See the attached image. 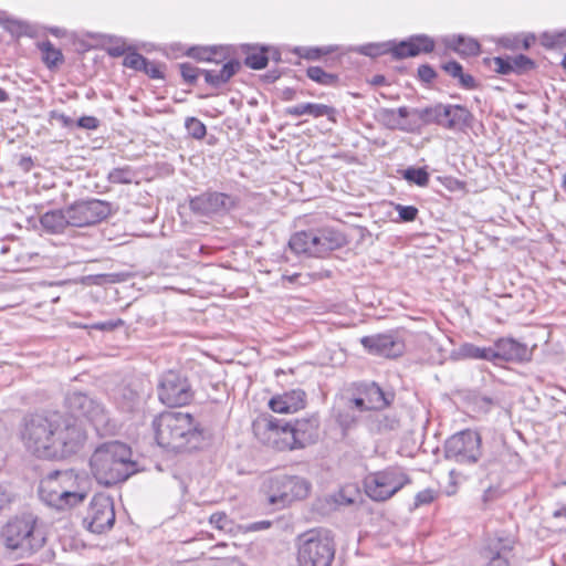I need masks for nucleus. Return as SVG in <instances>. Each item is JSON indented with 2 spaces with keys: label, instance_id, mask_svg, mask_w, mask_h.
Returning <instances> with one entry per match:
<instances>
[{
  "label": "nucleus",
  "instance_id": "obj_57",
  "mask_svg": "<svg viewBox=\"0 0 566 566\" xmlns=\"http://www.w3.org/2000/svg\"><path fill=\"white\" fill-rule=\"evenodd\" d=\"M457 80L459 85L464 90H475L479 86L476 80L471 74L464 73L463 71L460 73Z\"/></svg>",
  "mask_w": 566,
  "mask_h": 566
},
{
  "label": "nucleus",
  "instance_id": "obj_21",
  "mask_svg": "<svg viewBox=\"0 0 566 566\" xmlns=\"http://www.w3.org/2000/svg\"><path fill=\"white\" fill-rule=\"evenodd\" d=\"M353 390L356 394L363 395L370 410L375 411L384 410L395 400V392L392 390H385L375 381L354 384Z\"/></svg>",
  "mask_w": 566,
  "mask_h": 566
},
{
  "label": "nucleus",
  "instance_id": "obj_29",
  "mask_svg": "<svg viewBox=\"0 0 566 566\" xmlns=\"http://www.w3.org/2000/svg\"><path fill=\"white\" fill-rule=\"evenodd\" d=\"M447 48L462 56H475L481 51L480 43L473 38L451 35L444 40Z\"/></svg>",
  "mask_w": 566,
  "mask_h": 566
},
{
  "label": "nucleus",
  "instance_id": "obj_2",
  "mask_svg": "<svg viewBox=\"0 0 566 566\" xmlns=\"http://www.w3.org/2000/svg\"><path fill=\"white\" fill-rule=\"evenodd\" d=\"M157 443L167 450L198 449L203 440L202 430L190 413L166 411L153 421Z\"/></svg>",
  "mask_w": 566,
  "mask_h": 566
},
{
  "label": "nucleus",
  "instance_id": "obj_32",
  "mask_svg": "<svg viewBox=\"0 0 566 566\" xmlns=\"http://www.w3.org/2000/svg\"><path fill=\"white\" fill-rule=\"evenodd\" d=\"M115 402L123 411L132 412L139 403V394L129 386L118 388L114 395Z\"/></svg>",
  "mask_w": 566,
  "mask_h": 566
},
{
  "label": "nucleus",
  "instance_id": "obj_64",
  "mask_svg": "<svg viewBox=\"0 0 566 566\" xmlns=\"http://www.w3.org/2000/svg\"><path fill=\"white\" fill-rule=\"evenodd\" d=\"M130 50L129 46H126L125 43L122 44H115L109 48H107V53L112 57H119L124 54H127V52Z\"/></svg>",
  "mask_w": 566,
  "mask_h": 566
},
{
  "label": "nucleus",
  "instance_id": "obj_28",
  "mask_svg": "<svg viewBox=\"0 0 566 566\" xmlns=\"http://www.w3.org/2000/svg\"><path fill=\"white\" fill-rule=\"evenodd\" d=\"M264 446L280 451L292 450L290 422L276 418L271 436L269 437V441H266Z\"/></svg>",
  "mask_w": 566,
  "mask_h": 566
},
{
  "label": "nucleus",
  "instance_id": "obj_51",
  "mask_svg": "<svg viewBox=\"0 0 566 566\" xmlns=\"http://www.w3.org/2000/svg\"><path fill=\"white\" fill-rule=\"evenodd\" d=\"M438 496V491L433 489H426L418 492L415 496L413 507H420L432 503Z\"/></svg>",
  "mask_w": 566,
  "mask_h": 566
},
{
  "label": "nucleus",
  "instance_id": "obj_61",
  "mask_svg": "<svg viewBox=\"0 0 566 566\" xmlns=\"http://www.w3.org/2000/svg\"><path fill=\"white\" fill-rule=\"evenodd\" d=\"M49 118H50V120L55 119V120L60 122L62 124V126L65 128H69L73 125V119L71 117H69L65 114L60 113L59 111H55V109L51 111L49 113Z\"/></svg>",
  "mask_w": 566,
  "mask_h": 566
},
{
  "label": "nucleus",
  "instance_id": "obj_19",
  "mask_svg": "<svg viewBox=\"0 0 566 566\" xmlns=\"http://www.w3.org/2000/svg\"><path fill=\"white\" fill-rule=\"evenodd\" d=\"M434 50V41L426 34L410 36L399 43L390 42L389 52L395 59L417 56L420 53H431Z\"/></svg>",
  "mask_w": 566,
  "mask_h": 566
},
{
  "label": "nucleus",
  "instance_id": "obj_63",
  "mask_svg": "<svg viewBox=\"0 0 566 566\" xmlns=\"http://www.w3.org/2000/svg\"><path fill=\"white\" fill-rule=\"evenodd\" d=\"M4 28L10 33L17 34V35L22 34L24 32V29H25L23 23H21L19 21H14V20H7L6 24H4Z\"/></svg>",
  "mask_w": 566,
  "mask_h": 566
},
{
  "label": "nucleus",
  "instance_id": "obj_27",
  "mask_svg": "<svg viewBox=\"0 0 566 566\" xmlns=\"http://www.w3.org/2000/svg\"><path fill=\"white\" fill-rule=\"evenodd\" d=\"M241 69V64L237 60H230L222 65L219 71L206 70L203 71L205 81L207 84L214 88L228 83Z\"/></svg>",
  "mask_w": 566,
  "mask_h": 566
},
{
  "label": "nucleus",
  "instance_id": "obj_9",
  "mask_svg": "<svg viewBox=\"0 0 566 566\" xmlns=\"http://www.w3.org/2000/svg\"><path fill=\"white\" fill-rule=\"evenodd\" d=\"M410 482V478L400 469L388 468L368 475L365 479V490L371 500L381 502L394 496Z\"/></svg>",
  "mask_w": 566,
  "mask_h": 566
},
{
  "label": "nucleus",
  "instance_id": "obj_38",
  "mask_svg": "<svg viewBox=\"0 0 566 566\" xmlns=\"http://www.w3.org/2000/svg\"><path fill=\"white\" fill-rule=\"evenodd\" d=\"M268 49L262 46L260 49L253 48L251 52L247 53L244 64L252 70H262L268 65L269 55Z\"/></svg>",
  "mask_w": 566,
  "mask_h": 566
},
{
  "label": "nucleus",
  "instance_id": "obj_39",
  "mask_svg": "<svg viewBox=\"0 0 566 566\" xmlns=\"http://www.w3.org/2000/svg\"><path fill=\"white\" fill-rule=\"evenodd\" d=\"M402 177L409 184H415L419 187H427L429 184V172L424 167H408L402 170Z\"/></svg>",
  "mask_w": 566,
  "mask_h": 566
},
{
  "label": "nucleus",
  "instance_id": "obj_25",
  "mask_svg": "<svg viewBox=\"0 0 566 566\" xmlns=\"http://www.w3.org/2000/svg\"><path fill=\"white\" fill-rule=\"evenodd\" d=\"M514 543V538L509 535L490 537L486 547L493 556L486 566H509L506 553L513 548Z\"/></svg>",
  "mask_w": 566,
  "mask_h": 566
},
{
  "label": "nucleus",
  "instance_id": "obj_5",
  "mask_svg": "<svg viewBox=\"0 0 566 566\" xmlns=\"http://www.w3.org/2000/svg\"><path fill=\"white\" fill-rule=\"evenodd\" d=\"M298 566H331L335 558V543L328 531L314 528L295 539Z\"/></svg>",
  "mask_w": 566,
  "mask_h": 566
},
{
  "label": "nucleus",
  "instance_id": "obj_55",
  "mask_svg": "<svg viewBox=\"0 0 566 566\" xmlns=\"http://www.w3.org/2000/svg\"><path fill=\"white\" fill-rule=\"evenodd\" d=\"M418 77L421 82L430 84L437 77V72L429 64H422L418 67Z\"/></svg>",
  "mask_w": 566,
  "mask_h": 566
},
{
  "label": "nucleus",
  "instance_id": "obj_15",
  "mask_svg": "<svg viewBox=\"0 0 566 566\" xmlns=\"http://www.w3.org/2000/svg\"><path fill=\"white\" fill-rule=\"evenodd\" d=\"M83 523L90 532L95 534L109 531L115 523V511L112 499L104 494L95 495L90 503Z\"/></svg>",
  "mask_w": 566,
  "mask_h": 566
},
{
  "label": "nucleus",
  "instance_id": "obj_59",
  "mask_svg": "<svg viewBox=\"0 0 566 566\" xmlns=\"http://www.w3.org/2000/svg\"><path fill=\"white\" fill-rule=\"evenodd\" d=\"M140 72H144L150 78H163L164 77V73L160 70V65L157 63H154V62H149L147 59H146V66H145V69H142Z\"/></svg>",
  "mask_w": 566,
  "mask_h": 566
},
{
  "label": "nucleus",
  "instance_id": "obj_60",
  "mask_svg": "<svg viewBox=\"0 0 566 566\" xmlns=\"http://www.w3.org/2000/svg\"><path fill=\"white\" fill-rule=\"evenodd\" d=\"M441 67L446 73H448L453 78H457L463 71L462 65L457 61H449L442 64Z\"/></svg>",
  "mask_w": 566,
  "mask_h": 566
},
{
  "label": "nucleus",
  "instance_id": "obj_56",
  "mask_svg": "<svg viewBox=\"0 0 566 566\" xmlns=\"http://www.w3.org/2000/svg\"><path fill=\"white\" fill-rule=\"evenodd\" d=\"M13 501L14 494L11 490L6 485L0 484V511L8 509Z\"/></svg>",
  "mask_w": 566,
  "mask_h": 566
},
{
  "label": "nucleus",
  "instance_id": "obj_1",
  "mask_svg": "<svg viewBox=\"0 0 566 566\" xmlns=\"http://www.w3.org/2000/svg\"><path fill=\"white\" fill-rule=\"evenodd\" d=\"M20 436L25 449L43 459L74 454L86 440L83 428L59 412L27 416Z\"/></svg>",
  "mask_w": 566,
  "mask_h": 566
},
{
  "label": "nucleus",
  "instance_id": "obj_4",
  "mask_svg": "<svg viewBox=\"0 0 566 566\" xmlns=\"http://www.w3.org/2000/svg\"><path fill=\"white\" fill-rule=\"evenodd\" d=\"M36 523L38 518L33 514L11 518L1 531L6 548L15 552L22 558L41 549L45 544V536Z\"/></svg>",
  "mask_w": 566,
  "mask_h": 566
},
{
  "label": "nucleus",
  "instance_id": "obj_10",
  "mask_svg": "<svg viewBox=\"0 0 566 566\" xmlns=\"http://www.w3.org/2000/svg\"><path fill=\"white\" fill-rule=\"evenodd\" d=\"M192 387L186 376L176 370L164 373L158 384V398L168 407H181L193 399Z\"/></svg>",
  "mask_w": 566,
  "mask_h": 566
},
{
  "label": "nucleus",
  "instance_id": "obj_20",
  "mask_svg": "<svg viewBox=\"0 0 566 566\" xmlns=\"http://www.w3.org/2000/svg\"><path fill=\"white\" fill-rule=\"evenodd\" d=\"M494 363L497 360L526 363L532 359V349L514 338H500L493 345Z\"/></svg>",
  "mask_w": 566,
  "mask_h": 566
},
{
  "label": "nucleus",
  "instance_id": "obj_23",
  "mask_svg": "<svg viewBox=\"0 0 566 566\" xmlns=\"http://www.w3.org/2000/svg\"><path fill=\"white\" fill-rule=\"evenodd\" d=\"M284 114L293 117L310 115L314 118H318L326 116L328 120L336 123L337 111L335 107L325 104L302 103L286 107Z\"/></svg>",
  "mask_w": 566,
  "mask_h": 566
},
{
  "label": "nucleus",
  "instance_id": "obj_48",
  "mask_svg": "<svg viewBox=\"0 0 566 566\" xmlns=\"http://www.w3.org/2000/svg\"><path fill=\"white\" fill-rule=\"evenodd\" d=\"M390 42L366 44L359 48V52L366 56H379L389 52Z\"/></svg>",
  "mask_w": 566,
  "mask_h": 566
},
{
  "label": "nucleus",
  "instance_id": "obj_24",
  "mask_svg": "<svg viewBox=\"0 0 566 566\" xmlns=\"http://www.w3.org/2000/svg\"><path fill=\"white\" fill-rule=\"evenodd\" d=\"M305 392L302 389H295L283 395L273 397L269 406L277 413L295 412L304 407Z\"/></svg>",
  "mask_w": 566,
  "mask_h": 566
},
{
  "label": "nucleus",
  "instance_id": "obj_54",
  "mask_svg": "<svg viewBox=\"0 0 566 566\" xmlns=\"http://www.w3.org/2000/svg\"><path fill=\"white\" fill-rule=\"evenodd\" d=\"M345 405L348 408H352L353 411H354V409H357L359 411H371L365 400V397L360 394H356L355 391H354V397L347 399Z\"/></svg>",
  "mask_w": 566,
  "mask_h": 566
},
{
  "label": "nucleus",
  "instance_id": "obj_49",
  "mask_svg": "<svg viewBox=\"0 0 566 566\" xmlns=\"http://www.w3.org/2000/svg\"><path fill=\"white\" fill-rule=\"evenodd\" d=\"M542 44L546 48H559L566 44V31L559 33H544Z\"/></svg>",
  "mask_w": 566,
  "mask_h": 566
},
{
  "label": "nucleus",
  "instance_id": "obj_14",
  "mask_svg": "<svg viewBox=\"0 0 566 566\" xmlns=\"http://www.w3.org/2000/svg\"><path fill=\"white\" fill-rule=\"evenodd\" d=\"M112 212V205L99 199L77 200L67 206V218L71 219V227L76 228L97 224L107 219Z\"/></svg>",
  "mask_w": 566,
  "mask_h": 566
},
{
  "label": "nucleus",
  "instance_id": "obj_36",
  "mask_svg": "<svg viewBox=\"0 0 566 566\" xmlns=\"http://www.w3.org/2000/svg\"><path fill=\"white\" fill-rule=\"evenodd\" d=\"M399 426L400 421L395 415H377L370 421V430L378 433L396 430Z\"/></svg>",
  "mask_w": 566,
  "mask_h": 566
},
{
  "label": "nucleus",
  "instance_id": "obj_46",
  "mask_svg": "<svg viewBox=\"0 0 566 566\" xmlns=\"http://www.w3.org/2000/svg\"><path fill=\"white\" fill-rule=\"evenodd\" d=\"M333 52L332 46H325V48H297L295 49V53L298 54L301 57H304L306 60H317L324 54H328Z\"/></svg>",
  "mask_w": 566,
  "mask_h": 566
},
{
  "label": "nucleus",
  "instance_id": "obj_35",
  "mask_svg": "<svg viewBox=\"0 0 566 566\" xmlns=\"http://www.w3.org/2000/svg\"><path fill=\"white\" fill-rule=\"evenodd\" d=\"M275 420L274 417H259L253 421V433L261 443L269 441Z\"/></svg>",
  "mask_w": 566,
  "mask_h": 566
},
{
  "label": "nucleus",
  "instance_id": "obj_41",
  "mask_svg": "<svg viewBox=\"0 0 566 566\" xmlns=\"http://www.w3.org/2000/svg\"><path fill=\"white\" fill-rule=\"evenodd\" d=\"M136 172L129 166L113 168L107 176L112 184L129 185L134 181Z\"/></svg>",
  "mask_w": 566,
  "mask_h": 566
},
{
  "label": "nucleus",
  "instance_id": "obj_53",
  "mask_svg": "<svg viewBox=\"0 0 566 566\" xmlns=\"http://www.w3.org/2000/svg\"><path fill=\"white\" fill-rule=\"evenodd\" d=\"M493 63L495 66V72L502 75H507L513 71L511 56L502 57V56H495L493 57Z\"/></svg>",
  "mask_w": 566,
  "mask_h": 566
},
{
  "label": "nucleus",
  "instance_id": "obj_7",
  "mask_svg": "<svg viewBox=\"0 0 566 566\" xmlns=\"http://www.w3.org/2000/svg\"><path fill=\"white\" fill-rule=\"evenodd\" d=\"M75 484L73 471H54L40 483L39 496L49 506L65 510L84 501L86 494L72 490Z\"/></svg>",
  "mask_w": 566,
  "mask_h": 566
},
{
  "label": "nucleus",
  "instance_id": "obj_47",
  "mask_svg": "<svg viewBox=\"0 0 566 566\" xmlns=\"http://www.w3.org/2000/svg\"><path fill=\"white\" fill-rule=\"evenodd\" d=\"M511 62H512L513 71L518 74L527 72L535 67L534 61L523 54H518L516 56H511Z\"/></svg>",
  "mask_w": 566,
  "mask_h": 566
},
{
  "label": "nucleus",
  "instance_id": "obj_16",
  "mask_svg": "<svg viewBox=\"0 0 566 566\" xmlns=\"http://www.w3.org/2000/svg\"><path fill=\"white\" fill-rule=\"evenodd\" d=\"M235 206V200L224 192L206 191L190 199V210L201 217L226 213Z\"/></svg>",
  "mask_w": 566,
  "mask_h": 566
},
{
  "label": "nucleus",
  "instance_id": "obj_26",
  "mask_svg": "<svg viewBox=\"0 0 566 566\" xmlns=\"http://www.w3.org/2000/svg\"><path fill=\"white\" fill-rule=\"evenodd\" d=\"M40 223L49 233H63L66 228L71 227V219L67 218V207L46 211L40 217Z\"/></svg>",
  "mask_w": 566,
  "mask_h": 566
},
{
  "label": "nucleus",
  "instance_id": "obj_3",
  "mask_svg": "<svg viewBox=\"0 0 566 566\" xmlns=\"http://www.w3.org/2000/svg\"><path fill=\"white\" fill-rule=\"evenodd\" d=\"M90 467L96 481L105 486L123 482L138 470L137 463L132 460L130 448L117 440L96 447Z\"/></svg>",
  "mask_w": 566,
  "mask_h": 566
},
{
  "label": "nucleus",
  "instance_id": "obj_6",
  "mask_svg": "<svg viewBox=\"0 0 566 566\" xmlns=\"http://www.w3.org/2000/svg\"><path fill=\"white\" fill-rule=\"evenodd\" d=\"M346 243V238L342 232L326 227L294 233L290 238L289 247L296 254L324 258Z\"/></svg>",
  "mask_w": 566,
  "mask_h": 566
},
{
  "label": "nucleus",
  "instance_id": "obj_44",
  "mask_svg": "<svg viewBox=\"0 0 566 566\" xmlns=\"http://www.w3.org/2000/svg\"><path fill=\"white\" fill-rule=\"evenodd\" d=\"M179 69L182 80L189 85L196 84L198 77L201 74L203 75L205 71L203 69H199L190 63H181Z\"/></svg>",
  "mask_w": 566,
  "mask_h": 566
},
{
  "label": "nucleus",
  "instance_id": "obj_40",
  "mask_svg": "<svg viewBox=\"0 0 566 566\" xmlns=\"http://www.w3.org/2000/svg\"><path fill=\"white\" fill-rule=\"evenodd\" d=\"M306 74L312 81L321 85L334 86L338 83V75L327 73L319 66H310Z\"/></svg>",
  "mask_w": 566,
  "mask_h": 566
},
{
  "label": "nucleus",
  "instance_id": "obj_18",
  "mask_svg": "<svg viewBox=\"0 0 566 566\" xmlns=\"http://www.w3.org/2000/svg\"><path fill=\"white\" fill-rule=\"evenodd\" d=\"M360 343L369 353L387 358L399 357L405 352L403 342L394 334L365 336Z\"/></svg>",
  "mask_w": 566,
  "mask_h": 566
},
{
  "label": "nucleus",
  "instance_id": "obj_30",
  "mask_svg": "<svg viewBox=\"0 0 566 566\" xmlns=\"http://www.w3.org/2000/svg\"><path fill=\"white\" fill-rule=\"evenodd\" d=\"M377 120L391 130H401L406 132V129H413L412 127L406 126L403 117L399 115V108H379L376 114Z\"/></svg>",
  "mask_w": 566,
  "mask_h": 566
},
{
  "label": "nucleus",
  "instance_id": "obj_42",
  "mask_svg": "<svg viewBox=\"0 0 566 566\" xmlns=\"http://www.w3.org/2000/svg\"><path fill=\"white\" fill-rule=\"evenodd\" d=\"M217 54V51L214 48H207V46H192L189 48L187 51V55L198 60V61H206V62H216L219 63L218 60H214V55Z\"/></svg>",
  "mask_w": 566,
  "mask_h": 566
},
{
  "label": "nucleus",
  "instance_id": "obj_12",
  "mask_svg": "<svg viewBox=\"0 0 566 566\" xmlns=\"http://www.w3.org/2000/svg\"><path fill=\"white\" fill-rule=\"evenodd\" d=\"M269 481V500L272 504L285 505L294 500H302L311 489L310 482L297 475L275 474Z\"/></svg>",
  "mask_w": 566,
  "mask_h": 566
},
{
  "label": "nucleus",
  "instance_id": "obj_34",
  "mask_svg": "<svg viewBox=\"0 0 566 566\" xmlns=\"http://www.w3.org/2000/svg\"><path fill=\"white\" fill-rule=\"evenodd\" d=\"M333 416L336 423L340 427L343 434L345 436L349 430L356 427L358 418L352 408L346 405L337 406L333 409Z\"/></svg>",
  "mask_w": 566,
  "mask_h": 566
},
{
  "label": "nucleus",
  "instance_id": "obj_37",
  "mask_svg": "<svg viewBox=\"0 0 566 566\" xmlns=\"http://www.w3.org/2000/svg\"><path fill=\"white\" fill-rule=\"evenodd\" d=\"M39 49L43 54V62L49 69L57 66L64 60L62 52L55 49L49 40L39 43Z\"/></svg>",
  "mask_w": 566,
  "mask_h": 566
},
{
  "label": "nucleus",
  "instance_id": "obj_58",
  "mask_svg": "<svg viewBox=\"0 0 566 566\" xmlns=\"http://www.w3.org/2000/svg\"><path fill=\"white\" fill-rule=\"evenodd\" d=\"M77 127L95 130L99 127V119L94 116H82L76 122Z\"/></svg>",
  "mask_w": 566,
  "mask_h": 566
},
{
  "label": "nucleus",
  "instance_id": "obj_22",
  "mask_svg": "<svg viewBox=\"0 0 566 566\" xmlns=\"http://www.w3.org/2000/svg\"><path fill=\"white\" fill-rule=\"evenodd\" d=\"M1 263L9 272H21L28 270L33 258L38 254L27 252L20 243H4L0 249Z\"/></svg>",
  "mask_w": 566,
  "mask_h": 566
},
{
  "label": "nucleus",
  "instance_id": "obj_33",
  "mask_svg": "<svg viewBox=\"0 0 566 566\" xmlns=\"http://www.w3.org/2000/svg\"><path fill=\"white\" fill-rule=\"evenodd\" d=\"M399 115L403 117L406 126L413 129H406V133H419L426 126L424 124V107L423 108H409L407 106L399 107Z\"/></svg>",
  "mask_w": 566,
  "mask_h": 566
},
{
  "label": "nucleus",
  "instance_id": "obj_8",
  "mask_svg": "<svg viewBox=\"0 0 566 566\" xmlns=\"http://www.w3.org/2000/svg\"><path fill=\"white\" fill-rule=\"evenodd\" d=\"M479 432L465 429L448 438L443 446L444 458L459 464H474L482 455Z\"/></svg>",
  "mask_w": 566,
  "mask_h": 566
},
{
  "label": "nucleus",
  "instance_id": "obj_17",
  "mask_svg": "<svg viewBox=\"0 0 566 566\" xmlns=\"http://www.w3.org/2000/svg\"><path fill=\"white\" fill-rule=\"evenodd\" d=\"M289 422L292 450L303 449L317 441L319 437V418L316 415Z\"/></svg>",
  "mask_w": 566,
  "mask_h": 566
},
{
  "label": "nucleus",
  "instance_id": "obj_13",
  "mask_svg": "<svg viewBox=\"0 0 566 566\" xmlns=\"http://www.w3.org/2000/svg\"><path fill=\"white\" fill-rule=\"evenodd\" d=\"M66 403L72 412L86 418L97 432L109 429L108 412L101 401L83 392H72L67 396ZM112 428H114V424Z\"/></svg>",
  "mask_w": 566,
  "mask_h": 566
},
{
  "label": "nucleus",
  "instance_id": "obj_45",
  "mask_svg": "<svg viewBox=\"0 0 566 566\" xmlns=\"http://www.w3.org/2000/svg\"><path fill=\"white\" fill-rule=\"evenodd\" d=\"M123 65L134 71H142L146 66V57L130 49L124 57Z\"/></svg>",
  "mask_w": 566,
  "mask_h": 566
},
{
  "label": "nucleus",
  "instance_id": "obj_50",
  "mask_svg": "<svg viewBox=\"0 0 566 566\" xmlns=\"http://www.w3.org/2000/svg\"><path fill=\"white\" fill-rule=\"evenodd\" d=\"M210 523L218 530L224 532H231L233 523L223 512L213 513L210 518Z\"/></svg>",
  "mask_w": 566,
  "mask_h": 566
},
{
  "label": "nucleus",
  "instance_id": "obj_11",
  "mask_svg": "<svg viewBox=\"0 0 566 566\" xmlns=\"http://www.w3.org/2000/svg\"><path fill=\"white\" fill-rule=\"evenodd\" d=\"M472 120V113L462 105L437 103L424 107L426 126L436 124L450 130L463 129L469 127Z\"/></svg>",
  "mask_w": 566,
  "mask_h": 566
},
{
  "label": "nucleus",
  "instance_id": "obj_52",
  "mask_svg": "<svg viewBox=\"0 0 566 566\" xmlns=\"http://www.w3.org/2000/svg\"><path fill=\"white\" fill-rule=\"evenodd\" d=\"M395 208L399 213V219L403 222L415 221L418 216V209L415 206L396 205Z\"/></svg>",
  "mask_w": 566,
  "mask_h": 566
},
{
  "label": "nucleus",
  "instance_id": "obj_43",
  "mask_svg": "<svg viewBox=\"0 0 566 566\" xmlns=\"http://www.w3.org/2000/svg\"><path fill=\"white\" fill-rule=\"evenodd\" d=\"M185 127L188 135L195 139H202L207 134L206 125L196 117H187Z\"/></svg>",
  "mask_w": 566,
  "mask_h": 566
},
{
  "label": "nucleus",
  "instance_id": "obj_31",
  "mask_svg": "<svg viewBox=\"0 0 566 566\" xmlns=\"http://www.w3.org/2000/svg\"><path fill=\"white\" fill-rule=\"evenodd\" d=\"M458 356L464 359H482L494 363L493 346L479 347L471 343H464L459 347Z\"/></svg>",
  "mask_w": 566,
  "mask_h": 566
},
{
  "label": "nucleus",
  "instance_id": "obj_62",
  "mask_svg": "<svg viewBox=\"0 0 566 566\" xmlns=\"http://www.w3.org/2000/svg\"><path fill=\"white\" fill-rule=\"evenodd\" d=\"M122 324H123V321L117 319V321H107V322H102V323H95V324H92L91 327L94 329H98V331H113Z\"/></svg>",
  "mask_w": 566,
  "mask_h": 566
}]
</instances>
